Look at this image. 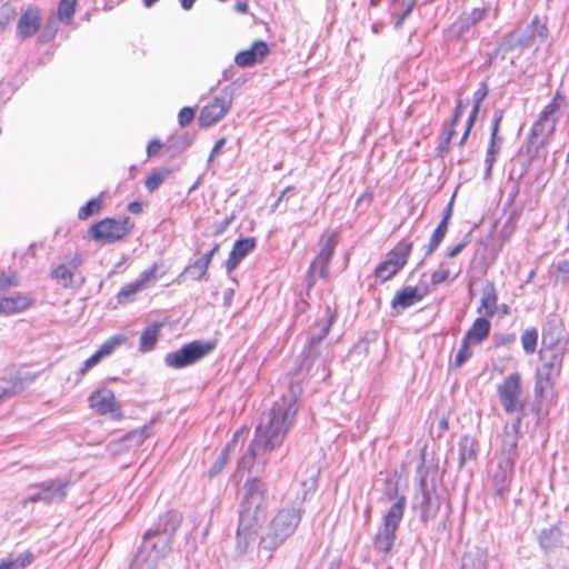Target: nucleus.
<instances>
[{"label": "nucleus", "mask_w": 569, "mask_h": 569, "mask_svg": "<svg viewBox=\"0 0 569 569\" xmlns=\"http://www.w3.org/2000/svg\"><path fill=\"white\" fill-rule=\"evenodd\" d=\"M292 190H293V188H291V187H287V188L281 192L280 197H279V198L277 199V201L272 204V207H271V212H274V211H276V209L280 206V203H281V201L283 200V198H284L288 193L292 192Z\"/></svg>", "instance_id": "nucleus-55"}, {"label": "nucleus", "mask_w": 569, "mask_h": 569, "mask_svg": "<svg viewBox=\"0 0 569 569\" xmlns=\"http://www.w3.org/2000/svg\"><path fill=\"white\" fill-rule=\"evenodd\" d=\"M127 336L124 335H114L111 338H109L107 341H104L98 352L102 358L110 356L117 348L126 343Z\"/></svg>", "instance_id": "nucleus-35"}, {"label": "nucleus", "mask_w": 569, "mask_h": 569, "mask_svg": "<svg viewBox=\"0 0 569 569\" xmlns=\"http://www.w3.org/2000/svg\"><path fill=\"white\" fill-rule=\"evenodd\" d=\"M244 438H246L244 430L237 431L233 435L232 440L227 445L226 449L221 452V455L219 456L217 461L211 467V469L209 471L211 477L219 475L224 469V467L228 463L229 453L236 450L239 442L243 443Z\"/></svg>", "instance_id": "nucleus-25"}, {"label": "nucleus", "mask_w": 569, "mask_h": 569, "mask_svg": "<svg viewBox=\"0 0 569 569\" xmlns=\"http://www.w3.org/2000/svg\"><path fill=\"white\" fill-rule=\"evenodd\" d=\"M241 495L237 547L246 552L266 519L269 501L264 482L257 478L243 485Z\"/></svg>", "instance_id": "nucleus-2"}, {"label": "nucleus", "mask_w": 569, "mask_h": 569, "mask_svg": "<svg viewBox=\"0 0 569 569\" xmlns=\"http://www.w3.org/2000/svg\"><path fill=\"white\" fill-rule=\"evenodd\" d=\"M77 0H60L58 7V18L61 21H69L74 14Z\"/></svg>", "instance_id": "nucleus-38"}, {"label": "nucleus", "mask_w": 569, "mask_h": 569, "mask_svg": "<svg viewBox=\"0 0 569 569\" xmlns=\"http://www.w3.org/2000/svg\"><path fill=\"white\" fill-rule=\"evenodd\" d=\"M129 211L132 212V213H140L141 210H142V207H141V203L134 201V202H131L128 207Z\"/></svg>", "instance_id": "nucleus-57"}, {"label": "nucleus", "mask_w": 569, "mask_h": 569, "mask_svg": "<svg viewBox=\"0 0 569 569\" xmlns=\"http://www.w3.org/2000/svg\"><path fill=\"white\" fill-rule=\"evenodd\" d=\"M230 222H231L230 218L224 219L223 222L220 224V227L214 230V233L216 234L222 233L226 230V228L230 224Z\"/></svg>", "instance_id": "nucleus-59"}, {"label": "nucleus", "mask_w": 569, "mask_h": 569, "mask_svg": "<svg viewBox=\"0 0 569 569\" xmlns=\"http://www.w3.org/2000/svg\"><path fill=\"white\" fill-rule=\"evenodd\" d=\"M14 393V386L9 381L0 382V400L4 397L12 396Z\"/></svg>", "instance_id": "nucleus-51"}, {"label": "nucleus", "mask_w": 569, "mask_h": 569, "mask_svg": "<svg viewBox=\"0 0 569 569\" xmlns=\"http://www.w3.org/2000/svg\"><path fill=\"white\" fill-rule=\"evenodd\" d=\"M69 482L63 480H50L32 486V488L41 489L43 495V502L51 503L62 501L66 497V491Z\"/></svg>", "instance_id": "nucleus-21"}, {"label": "nucleus", "mask_w": 569, "mask_h": 569, "mask_svg": "<svg viewBox=\"0 0 569 569\" xmlns=\"http://www.w3.org/2000/svg\"><path fill=\"white\" fill-rule=\"evenodd\" d=\"M299 393V388H291L261 416L256 437L239 461V468L251 470L256 466L263 468L267 465L268 453L283 442L296 420Z\"/></svg>", "instance_id": "nucleus-1"}, {"label": "nucleus", "mask_w": 569, "mask_h": 569, "mask_svg": "<svg viewBox=\"0 0 569 569\" xmlns=\"http://www.w3.org/2000/svg\"><path fill=\"white\" fill-rule=\"evenodd\" d=\"M227 143V139L226 138H220L213 146L212 150H211V153L209 156V159H208V166L211 164V162L213 161V159L220 153V151L222 150V148L226 146Z\"/></svg>", "instance_id": "nucleus-50"}, {"label": "nucleus", "mask_w": 569, "mask_h": 569, "mask_svg": "<svg viewBox=\"0 0 569 569\" xmlns=\"http://www.w3.org/2000/svg\"><path fill=\"white\" fill-rule=\"evenodd\" d=\"M467 243H468L467 241H463V242L458 243L453 248H451L448 251V257L455 258L456 256H458L466 248Z\"/></svg>", "instance_id": "nucleus-54"}, {"label": "nucleus", "mask_w": 569, "mask_h": 569, "mask_svg": "<svg viewBox=\"0 0 569 569\" xmlns=\"http://www.w3.org/2000/svg\"><path fill=\"white\" fill-rule=\"evenodd\" d=\"M538 341V331L536 329H527L521 335V345L527 355L536 351Z\"/></svg>", "instance_id": "nucleus-37"}, {"label": "nucleus", "mask_w": 569, "mask_h": 569, "mask_svg": "<svg viewBox=\"0 0 569 569\" xmlns=\"http://www.w3.org/2000/svg\"><path fill=\"white\" fill-rule=\"evenodd\" d=\"M429 292L428 286L405 287L392 299V308L397 311L405 310L421 301Z\"/></svg>", "instance_id": "nucleus-16"}, {"label": "nucleus", "mask_w": 569, "mask_h": 569, "mask_svg": "<svg viewBox=\"0 0 569 569\" xmlns=\"http://www.w3.org/2000/svg\"><path fill=\"white\" fill-rule=\"evenodd\" d=\"M162 144L159 140L154 139V140H151L147 147V152H148V156L151 157V156H154L156 153H158V151L161 149Z\"/></svg>", "instance_id": "nucleus-52"}, {"label": "nucleus", "mask_w": 569, "mask_h": 569, "mask_svg": "<svg viewBox=\"0 0 569 569\" xmlns=\"http://www.w3.org/2000/svg\"><path fill=\"white\" fill-rule=\"evenodd\" d=\"M90 233L94 240L111 243L123 238L128 229L121 221L103 219L91 227Z\"/></svg>", "instance_id": "nucleus-14"}, {"label": "nucleus", "mask_w": 569, "mask_h": 569, "mask_svg": "<svg viewBox=\"0 0 569 569\" xmlns=\"http://www.w3.org/2000/svg\"><path fill=\"white\" fill-rule=\"evenodd\" d=\"M101 206L99 199H91L83 206L78 213L79 219H87L90 216L99 212Z\"/></svg>", "instance_id": "nucleus-43"}, {"label": "nucleus", "mask_w": 569, "mask_h": 569, "mask_svg": "<svg viewBox=\"0 0 569 569\" xmlns=\"http://www.w3.org/2000/svg\"><path fill=\"white\" fill-rule=\"evenodd\" d=\"M236 10L240 13H246L248 11V4L246 1H239L234 6Z\"/></svg>", "instance_id": "nucleus-58"}, {"label": "nucleus", "mask_w": 569, "mask_h": 569, "mask_svg": "<svg viewBox=\"0 0 569 569\" xmlns=\"http://www.w3.org/2000/svg\"><path fill=\"white\" fill-rule=\"evenodd\" d=\"M565 104V97L557 91L553 99L540 112L538 120L533 123L531 134L533 137H543L545 146L549 137L553 133L556 123L559 119V112Z\"/></svg>", "instance_id": "nucleus-7"}, {"label": "nucleus", "mask_w": 569, "mask_h": 569, "mask_svg": "<svg viewBox=\"0 0 569 569\" xmlns=\"http://www.w3.org/2000/svg\"><path fill=\"white\" fill-rule=\"evenodd\" d=\"M17 286H19V278L17 273L12 272L10 274H6L0 270V289H8Z\"/></svg>", "instance_id": "nucleus-46"}, {"label": "nucleus", "mask_w": 569, "mask_h": 569, "mask_svg": "<svg viewBox=\"0 0 569 569\" xmlns=\"http://www.w3.org/2000/svg\"><path fill=\"white\" fill-rule=\"evenodd\" d=\"M303 513L302 500L284 505L271 520L269 532L261 538L260 552H270L281 546L297 529Z\"/></svg>", "instance_id": "nucleus-4"}, {"label": "nucleus", "mask_w": 569, "mask_h": 569, "mask_svg": "<svg viewBox=\"0 0 569 569\" xmlns=\"http://www.w3.org/2000/svg\"><path fill=\"white\" fill-rule=\"evenodd\" d=\"M490 327L489 320L483 317H479L475 320L463 339H466V342L478 345L488 337Z\"/></svg>", "instance_id": "nucleus-28"}, {"label": "nucleus", "mask_w": 569, "mask_h": 569, "mask_svg": "<svg viewBox=\"0 0 569 569\" xmlns=\"http://www.w3.org/2000/svg\"><path fill=\"white\" fill-rule=\"evenodd\" d=\"M180 1H181V7L184 10H190L193 7L194 2H196V0H180Z\"/></svg>", "instance_id": "nucleus-61"}, {"label": "nucleus", "mask_w": 569, "mask_h": 569, "mask_svg": "<svg viewBox=\"0 0 569 569\" xmlns=\"http://www.w3.org/2000/svg\"><path fill=\"white\" fill-rule=\"evenodd\" d=\"M208 267V259L199 258L192 264L184 268L182 273L177 278V281L180 283L186 274H190L193 280H200L207 273Z\"/></svg>", "instance_id": "nucleus-34"}, {"label": "nucleus", "mask_w": 569, "mask_h": 569, "mask_svg": "<svg viewBox=\"0 0 569 569\" xmlns=\"http://www.w3.org/2000/svg\"><path fill=\"white\" fill-rule=\"evenodd\" d=\"M501 119H502L501 114L496 116L493 119V124H492V130H491V141H490V146L487 150V154H486L487 158H496V156L499 151V146H497L496 137L498 133L499 123H500Z\"/></svg>", "instance_id": "nucleus-39"}, {"label": "nucleus", "mask_w": 569, "mask_h": 569, "mask_svg": "<svg viewBox=\"0 0 569 569\" xmlns=\"http://www.w3.org/2000/svg\"><path fill=\"white\" fill-rule=\"evenodd\" d=\"M149 437V428L143 427L141 429L133 430L124 437V441H131L134 445H141Z\"/></svg>", "instance_id": "nucleus-45"}, {"label": "nucleus", "mask_w": 569, "mask_h": 569, "mask_svg": "<svg viewBox=\"0 0 569 569\" xmlns=\"http://www.w3.org/2000/svg\"><path fill=\"white\" fill-rule=\"evenodd\" d=\"M337 244L335 233H326L321 238V248L310 266V278L328 279V264Z\"/></svg>", "instance_id": "nucleus-11"}, {"label": "nucleus", "mask_w": 569, "mask_h": 569, "mask_svg": "<svg viewBox=\"0 0 569 569\" xmlns=\"http://www.w3.org/2000/svg\"><path fill=\"white\" fill-rule=\"evenodd\" d=\"M488 94V89H487V84L486 83H481L479 89L473 93V107H472V110H471V113L469 116V119H468V122H467V127H466V130L459 141V146H462L465 143V141L467 140V137L469 134V131L471 129V126L479 112V108H480V104L481 102L485 100V98L487 97Z\"/></svg>", "instance_id": "nucleus-30"}, {"label": "nucleus", "mask_w": 569, "mask_h": 569, "mask_svg": "<svg viewBox=\"0 0 569 569\" xmlns=\"http://www.w3.org/2000/svg\"><path fill=\"white\" fill-rule=\"evenodd\" d=\"M33 560V556L29 551H24L17 555H9L1 559L0 569H23L29 566Z\"/></svg>", "instance_id": "nucleus-31"}, {"label": "nucleus", "mask_w": 569, "mask_h": 569, "mask_svg": "<svg viewBox=\"0 0 569 569\" xmlns=\"http://www.w3.org/2000/svg\"><path fill=\"white\" fill-rule=\"evenodd\" d=\"M32 305L29 295L16 292L10 297L0 298V315L11 316L27 310Z\"/></svg>", "instance_id": "nucleus-19"}, {"label": "nucleus", "mask_w": 569, "mask_h": 569, "mask_svg": "<svg viewBox=\"0 0 569 569\" xmlns=\"http://www.w3.org/2000/svg\"><path fill=\"white\" fill-rule=\"evenodd\" d=\"M38 501H43V495H42L41 489H38L37 492H34L27 499H23L22 505L26 506L28 502H38Z\"/></svg>", "instance_id": "nucleus-53"}, {"label": "nucleus", "mask_w": 569, "mask_h": 569, "mask_svg": "<svg viewBox=\"0 0 569 569\" xmlns=\"http://www.w3.org/2000/svg\"><path fill=\"white\" fill-rule=\"evenodd\" d=\"M453 134H455V130H453L452 128H451V129H449V130L447 131V140L449 141V140L452 138V136H453Z\"/></svg>", "instance_id": "nucleus-64"}, {"label": "nucleus", "mask_w": 569, "mask_h": 569, "mask_svg": "<svg viewBox=\"0 0 569 569\" xmlns=\"http://www.w3.org/2000/svg\"><path fill=\"white\" fill-rule=\"evenodd\" d=\"M496 161V158H487L486 157V173H485V178L486 179H489L491 177V170H492V166Z\"/></svg>", "instance_id": "nucleus-56"}, {"label": "nucleus", "mask_w": 569, "mask_h": 569, "mask_svg": "<svg viewBox=\"0 0 569 569\" xmlns=\"http://www.w3.org/2000/svg\"><path fill=\"white\" fill-rule=\"evenodd\" d=\"M463 112L465 111L459 110V109L456 108L453 120H452V126H456L458 123V121L460 120V118L463 114Z\"/></svg>", "instance_id": "nucleus-62"}, {"label": "nucleus", "mask_w": 569, "mask_h": 569, "mask_svg": "<svg viewBox=\"0 0 569 569\" xmlns=\"http://www.w3.org/2000/svg\"><path fill=\"white\" fill-rule=\"evenodd\" d=\"M466 107H467V103L463 102L462 100H460L458 102L457 109L465 111Z\"/></svg>", "instance_id": "nucleus-63"}, {"label": "nucleus", "mask_w": 569, "mask_h": 569, "mask_svg": "<svg viewBox=\"0 0 569 569\" xmlns=\"http://www.w3.org/2000/svg\"><path fill=\"white\" fill-rule=\"evenodd\" d=\"M232 100V92L228 88L222 89L218 97L201 109L199 126L207 128L219 122L230 110Z\"/></svg>", "instance_id": "nucleus-10"}, {"label": "nucleus", "mask_w": 569, "mask_h": 569, "mask_svg": "<svg viewBox=\"0 0 569 569\" xmlns=\"http://www.w3.org/2000/svg\"><path fill=\"white\" fill-rule=\"evenodd\" d=\"M497 310V292L495 286L488 282L482 288V296L480 300V305L478 307V313L481 317H492Z\"/></svg>", "instance_id": "nucleus-26"}, {"label": "nucleus", "mask_w": 569, "mask_h": 569, "mask_svg": "<svg viewBox=\"0 0 569 569\" xmlns=\"http://www.w3.org/2000/svg\"><path fill=\"white\" fill-rule=\"evenodd\" d=\"M194 118V111L192 108L184 107L178 114L179 124L181 127L188 126Z\"/></svg>", "instance_id": "nucleus-48"}, {"label": "nucleus", "mask_w": 569, "mask_h": 569, "mask_svg": "<svg viewBox=\"0 0 569 569\" xmlns=\"http://www.w3.org/2000/svg\"><path fill=\"white\" fill-rule=\"evenodd\" d=\"M450 276V270L446 262H441L437 270L431 274V282L433 286H438L445 282Z\"/></svg>", "instance_id": "nucleus-42"}, {"label": "nucleus", "mask_w": 569, "mask_h": 569, "mask_svg": "<svg viewBox=\"0 0 569 569\" xmlns=\"http://www.w3.org/2000/svg\"><path fill=\"white\" fill-rule=\"evenodd\" d=\"M82 263L80 257H73L68 263H60L51 271V278L63 288H76L83 282V278L77 273Z\"/></svg>", "instance_id": "nucleus-13"}, {"label": "nucleus", "mask_w": 569, "mask_h": 569, "mask_svg": "<svg viewBox=\"0 0 569 569\" xmlns=\"http://www.w3.org/2000/svg\"><path fill=\"white\" fill-rule=\"evenodd\" d=\"M483 17H485L483 10L475 9L470 13H465L462 17H460L459 24L462 29L469 28L470 26L476 24L477 22L482 20Z\"/></svg>", "instance_id": "nucleus-40"}, {"label": "nucleus", "mask_w": 569, "mask_h": 569, "mask_svg": "<svg viewBox=\"0 0 569 569\" xmlns=\"http://www.w3.org/2000/svg\"><path fill=\"white\" fill-rule=\"evenodd\" d=\"M497 391L500 403L507 413H513L523 409L522 381L519 373L515 372L507 376L498 386Z\"/></svg>", "instance_id": "nucleus-9"}, {"label": "nucleus", "mask_w": 569, "mask_h": 569, "mask_svg": "<svg viewBox=\"0 0 569 569\" xmlns=\"http://www.w3.org/2000/svg\"><path fill=\"white\" fill-rule=\"evenodd\" d=\"M256 241L253 238H246L238 240L230 252L226 262L228 273H231L239 264V262L253 250Z\"/></svg>", "instance_id": "nucleus-23"}, {"label": "nucleus", "mask_w": 569, "mask_h": 569, "mask_svg": "<svg viewBox=\"0 0 569 569\" xmlns=\"http://www.w3.org/2000/svg\"><path fill=\"white\" fill-rule=\"evenodd\" d=\"M214 348V343L210 341H192L177 351L166 356V363L172 368H183L190 366L204 356L210 353Z\"/></svg>", "instance_id": "nucleus-8"}, {"label": "nucleus", "mask_w": 569, "mask_h": 569, "mask_svg": "<svg viewBox=\"0 0 569 569\" xmlns=\"http://www.w3.org/2000/svg\"><path fill=\"white\" fill-rule=\"evenodd\" d=\"M411 249V242L401 241L390 252V257L389 259H387V261L391 262L396 268L401 269L406 264L410 256Z\"/></svg>", "instance_id": "nucleus-33"}, {"label": "nucleus", "mask_w": 569, "mask_h": 569, "mask_svg": "<svg viewBox=\"0 0 569 569\" xmlns=\"http://www.w3.org/2000/svg\"><path fill=\"white\" fill-rule=\"evenodd\" d=\"M40 27V11L37 8H29L20 17L17 26L18 34L26 39L39 30Z\"/></svg>", "instance_id": "nucleus-22"}, {"label": "nucleus", "mask_w": 569, "mask_h": 569, "mask_svg": "<svg viewBox=\"0 0 569 569\" xmlns=\"http://www.w3.org/2000/svg\"><path fill=\"white\" fill-rule=\"evenodd\" d=\"M399 270L400 269L396 268L391 262L386 260L376 268V276L382 281H387Z\"/></svg>", "instance_id": "nucleus-41"}, {"label": "nucleus", "mask_w": 569, "mask_h": 569, "mask_svg": "<svg viewBox=\"0 0 569 569\" xmlns=\"http://www.w3.org/2000/svg\"><path fill=\"white\" fill-rule=\"evenodd\" d=\"M447 229H448L447 218H442V220L439 222L438 227L436 228V230L432 233V237H431L429 246H428L427 254L432 253L437 249V247L440 244V242L445 238V236L447 233Z\"/></svg>", "instance_id": "nucleus-36"}, {"label": "nucleus", "mask_w": 569, "mask_h": 569, "mask_svg": "<svg viewBox=\"0 0 569 569\" xmlns=\"http://www.w3.org/2000/svg\"><path fill=\"white\" fill-rule=\"evenodd\" d=\"M218 249H219V244H214V247L208 253L202 256L201 258H207L208 259V263L210 264V262L212 260V257L216 254Z\"/></svg>", "instance_id": "nucleus-60"}, {"label": "nucleus", "mask_w": 569, "mask_h": 569, "mask_svg": "<svg viewBox=\"0 0 569 569\" xmlns=\"http://www.w3.org/2000/svg\"><path fill=\"white\" fill-rule=\"evenodd\" d=\"M103 358L100 356V353L97 351L96 353H93L90 358H88L82 367L80 368L79 370V373L81 376H84L90 369H92L93 367H96Z\"/></svg>", "instance_id": "nucleus-47"}, {"label": "nucleus", "mask_w": 569, "mask_h": 569, "mask_svg": "<svg viewBox=\"0 0 569 569\" xmlns=\"http://www.w3.org/2000/svg\"><path fill=\"white\" fill-rule=\"evenodd\" d=\"M460 569H487V553L479 547L469 548L462 556Z\"/></svg>", "instance_id": "nucleus-27"}, {"label": "nucleus", "mask_w": 569, "mask_h": 569, "mask_svg": "<svg viewBox=\"0 0 569 569\" xmlns=\"http://www.w3.org/2000/svg\"><path fill=\"white\" fill-rule=\"evenodd\" d=\"M161 327H162V325L157 323V322L151 323L146 327V329L142 331L141 337H140V345H139L140 351L147 352L154 348Z\"/></svg>", "instance_id": "nucleus-32"}, {"label": "nucleus", "mask_w": 569, "mask_h": 569, "mask_svg": "<svg viewBox=\"0 0 569 569\" xmlns=\"http://www.w3.org/2000/svg\"><path fill=\"white\" fill-rule=\"evenodd\" d=\"M515 462L516 460L510 458H499L497 470L493 473V483L499 493L508 489L512 479Z\"/></svg>", "instance_id": "nucleus-20"}, {"label": "nucleus", "mask_w": 569, "mask_h": 569, "mask_svg": "<svg viewBox=\"0 0 569 569\" xmlns=\"http://www.w3.org/2000/svg\"><path fill=\"white\" fill-rule=\"evenodd\" d=\"M333 317L330 308H327L325 317L310 328L308 339V347L310 349L315 348L327 336L333 322Z\"/></svg>", "instance_id": "nucleus-24"}, {"label": "nucleus", "mask_w": 569, "mask_h": 569, "mask_svg": "<svg viewBox=\"0 0 569 569\" xmlns=\"http://www.w3.org/2000/svg\"><path fill=\"white\" fill-rule=\"evenodd\" d=\"M90 407L100 415H110L113 419L122 417L116 402L113 392L109 389H99L89 397Z\"/></svg>", "instance_id": "nucleus-15"}, {"label": "nucleus", "mask_w": 569, "mask_h": 569, "mask_svg": "<svg viewBox=\"0 0 569 569\" xmlns=\"http://www.w3.org/2000/svg\"><path fill=\"white\" fill-rule=\"evenodd\" d=\"M158 264L153 263L149 269L140 273L139 279L123 286L117 295L118 303L126 305L142 290L151 287L157 281Z\"/></svg>", "instance_id": "nucleus-12"}, {"label": "nucleus", "mask_w": 569, "mask_h": 569, "mask_svg": "<svg viewBox=\"0 0 569 569\" xmlns=\"http://www.w3.org/2000/svg\"><path fill=\"white\" fill-rule=\"evenodd\" d=\"M269 54V47L264 41H256L250 49L240 51L234 57V62L241 68L251 67L261 62Z\"/></svg>", "instance_id": "nucleus-17"}, {"label": "nucleus", "mask_w": 569, "mask_h": 569, "mask_svg": "<svg viewBox=\"0 0 569 569\" xmlns=\"http://www.w3.org/2000/svg\"><path fill=\"white\" fill-rule=\"evenodd\" d=\"M458 447L460 467L477 459L478 441L475 438L470 436H462L459 440Z\"/></svg>", "instance_id": "nucleus-29"}, {"label": "nucleus", "mask_w": 569, "mask_h": 569, "mask_svg": "<svg viewBox=\"0 0 569 569\" xmlns=\"http://www.w3.org/2000/svg\"><path fill=\"white\" fill-rule=\"evenodd\" d=\"M181 515L177 511L167 512L160 519L159 528L146 533L142 549L134 558V565L140 567L143 561H147V569H151L167 551L174 531L181 523Z\"/></svg>", "instance_id": "nucleus-3"}, {"label": "nucleus", "mask_w": 569, "mask_h": 569, "mask_svg": "<svg viewBox=\"0 0 569 569\" xmlns=\"http://www.w3.org/2000/svg\"><path fill=\"white\" fill-rule=\"evenodd\" d=\"M163 180H164V174L159 173V172L152 173L146 180V188L152 192L163 182Z\"/></svg>", "instance_id": "nucleus-49"}, {"label": "nucleus", "mask_w": 569, "mask_h": 569, "mask_svg": "<svg viewBox=\"0 0 569 569\" xmlns=\"http://www.w3.org/2000/svg\"><path fill=\"white\" fill-rule=\"evenodd\" d=\"M470 345V342H466V339H462L460 349L458 350L455 359L456 367L462 366V363L471 357L472 349Z\"/></svg>", "instance_id": "nucleus-44"}, {"label": "nucleus", "mask_w": 569, "mask_h": 569, "mask_svg": "<svg viewBox=\"0 0 569 569\" xmlns=\"http://www.w3.org/2000/svg\"><path fill=\"white\" fill-rule=\"evenodd\" d=\"M548 37L546 23L541 22L537 17L523 30L518 29L505 37L497 52L509 51L518 47H533L543 42Z\"/></svg>", "instance_id": "nucleus-6"}, {"label": "nucleus", "mask_w": 569, "mask_h": 569, "mask_svg": "<svg viewBox=\"0 0 569 569\" xmlns=\"http://www.w3.org/2000/svg\"><path fill=\"white\" fill-rule=\"evenodd\" d=\"M520 418H517L511 425L506 426L502 436L500 457L517 460V446L520 433Z\"/></svg>", "instance_id": "nucleus-18"}, {"label": "nucleus", "mask_w": 569, "mask_h": 569, "mask_svg": "<svg viewBox=\"0 0 569 569\" xmlns=\"http://www.w3.org/2000/svg\"><path fill=\"white\" fill-rule=\"evenodd\" d=\"M406 506V497L399 496L383 516L381 527L375 537V547L378 550L382 552H388L391 550L396 539V532L403 517Z\"/></svg>", "instance_id": "nucleus-5"}]
</instances>
